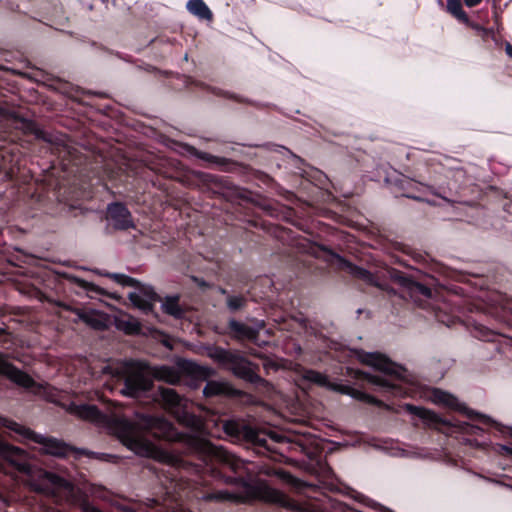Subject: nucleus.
<instances>
[{"instance_id":"nucleus-35","label":"nucleus","mask_w":512,"mask_h":512,"mask_svg":"<svg viewBox=\"0 0 512 512\" xmlns=\"http://www.w3.org/2000/svg\"><path fill=\"white\" fill-rule=\"evenodd\" d=\"M397 261L401 264H403L404 266L408 267V268H412L410 265H408L404 260H400L397 258Z\"/></svg>"},{"instance_id":"nucleus-12","label":"nucleus","mask_w":512,"mask_h":512,"mask_svg":"<svg viewBox=\"0 0 512 512\" xmlns=\"http://www.w3.org/2000/svg\"><path fill=\"white\" fill-rule=\"evenodd\" d=\"M447 12L461 23H469V16L463 10L461 0H447Z\"/></svg>"},{"instance_id":"nucleus-38","label":"nucleus","mask_w":512,"mask_h":512,"mask_svg":"<svg viewBox=\"0 0 512 512\" xmlns=\"http://www.w3.org/2000/svg\"><path fill=\"white\" fill-rule=\"evenodd\" d=\"M137 388H140V389H146V386H145V385H140V384H139Z\"/></svg>"},{"instance_id":"nucleus-34","label":"nucleus","mask_w":512,"mask_h":512,"mask_svg":"<svg viewBox=\"0 0 512 512\" xmlns=\"http://www.w3.org/2000/svg\"><path fill=\"white\" fill-rule=\"evenodd\" d=\"M505 52L512 59V45L509 42L505 45Z\"/></svg>"},{"instance_id":"nucleus-4","label":"nucleus","mask_w":512,"mask_h":512,"mask_svg":"<svg viewBox=\"0 0 512 512\" xmlns=\"http://www.w3.org/2000/svg\"><path fill=\"white\" fill-rule=\"evenodd\" d=\"M117 434L123 444L136 454L153 458L159 457L160 453L156 447L140 437L139 428L136 425L122 421L117 427Z\"/></svg>"},{"instance_id":"nucleus-37","label":"nucleus","mask_w":512,"mask_h":512,"mask_svg":"<svg viewBox=\"0 0 512 512\" xmlns=\"http://www.w3.org/2000/svg\"><path fill=\"white\" fill-rule=\"evenodd\" d=\"M505 449H506V451H507L510 455H512V448H507V447H505Z\"/></svg>"},{"instance_id":"nucleus-29","label":"nucleus","mask_w":512,"mask_h":512,"mask_svg":"<svg viewBox=\"0 0 512 512\" xmlns=\"http://www.w3.org/2000/svg\"><path fill=\"white\" fill-rule=\"evenodd\" d=\"M433 194L438 196V197H441L442 199L444 200H449L446 196V191L443 187H439V190L438 191H433Z\"/></svg>"},{"instance_id":"nucleus-22","label":"nucleus","mask_w":512,"mask_h":512,"mask_svg":"<svg viewBox=\"0 0 512 512\" xmlns=\"http://www.w3.org/2000/svg\"><path fill=\"white\" fill-rule=\"evenodd\" d=\"M467 416L471 420L476 421L478 423H481V424H483L485 426H491L494 423L493 420L490 417H488L486 415L474 413L472 411L468 412Z\"/></svg>"},{"instance_id":"nucleus-25","label":"nucleus","mask_w":512,"mask_h":512,"mask_svg":"<svg viewBox=\"0 0 512 512\" xmlns=\"http://www.w3.org/2000/svg\"><path fill=\"white\" fill-rule=\"evenodd\" d=\"M163 400L171 406L177 405L180 402L179 396L173 390H164Z\"/></svg>"},{"instance_id":"nucleus-24","label":"nucleus","mask_w":512,"mask_h":512,"mask_svg":"<svg viewBox=\"0 0 512 512\" xmlns=\"http://www.w3.org/2000/svg\"><path fill=\"white\" fill-rule=\"evenodd\" d=\"M305 378L311 382L325 385L326 384V377L318 372L315 371H307L305 373Z\"/></svg>"},{"instance_id":"nucleus-32","label":"nucleus","mask_w":512,"mask_h":512,"mask_svg":"<svg viewBox=\"0 0 512 512\" xmlns=\"http://www.w3.org/2000/svg\"><path fill=\"white\" fill-rule=\"evenodd\" d=\"M483 0H464V3L468 7L478 6Z\"/></svg>"},{"instance_id":"nucleus-33","label":"nucleus","mask_w":512,"mask_h":512,"mask_svg":"<svg viewBox=\"0 0 512 512\" xmlns=\"http://www.w3.org/2000/svg\"><path fill=\"white\" fill-rule=\"evenodd\" d=\"M493 34V31L491 29L485 28V32H479V35H481L482 38L486 39L490 37Z\"/></svg>"},{"instance_id":"nucleus-28","label":"nucleus","mask_w":512,"mask_h":512,"mask_svg":"<svg viewBox=\"0 0 512 512\" xmlns=\"http://www.w3.org/2000/svg\"><path fill=\"white\" fill-rule=\"evenodd\" d=\"M504 321L506 328L512 331V311L505 314Z\"/></svg>"},{"instance_id":"nucleus-39","label":"nucleus","mask_w":512,"mask_h":512,"mask_svg":"<svg viewBox=\"0 0 512 512\" xmlns=\"http://www.w3.org/2000/svg\"><path fill=\"white\" fill-rule=\"evenodd\" d=\"M357 313H358V314H361V313H362V310H361V309H358V310H357Z\"/></svg>"},{"instance_id":"nucleus-1","label":"nucleus","mask_w":512,"mask_h":512,"mask_svg":"<svg viewBox=\"0 0 512 512\" xmlns=\"http://www.w3.org/2000/svg\"><path fill=\"white\" fill-rule=\"evenodd\" d=\"M413 273H406L395 268H386L383 272L373 271L358 266L354 263V287L356 280H362L370 286L380 290L394 293L393 288L382 280V277L390 278L402 289L403 298L408 296L419 307L426 308V305H432V308L439 311H448L453 314L462 308V298L457 295L447 293L434 288L435 279L426 274H422L418 269H412Z\"/></svg>"},{"instance_id":"nucleus-21","label":"nucleus","mask_w":512,"mask_h":512,"mask_svg":"<svg viewBox=\"0 0 512 512\" xmlns=\"http://www.w3.org/2000/svg\"><path fill=\"white\" fill-rule=\"evenodd\" d=\"M162 307L170 315L178 316L180 314V307L176 299H166Z\"/></svg>"},{"instance_id":"nucleus-2","label":"nucleus","mask_w":512,"mask_h":512,"mask_svg":"<svg viewBox=\"0 0 512 512\" xmlns=\"http://www.w3.org/2000/svg\"><path fill=\"white\" fill-rule=\"evenodd\" d=\"M353 354L354 360H358L381 373L380 375L364 373L354 368V380L363 378L374 387L375 391L385 395L398 397L406 394L402 386L407 372L404 367L379 352H365L362 349L354 348Z\"/></svg>"},{"instance_id":"nucleus-27","label":"nucleus","mask_w":512,"mask_h":512,"mask_svg":"<svg viewBox=\"0 0 512 512\" xmlns=\"http://www.w3.org/2000/svg\"><path fill=\"white\" fill-rule=\"evenodd\" d=\"M81 285L86 288L87 290H94L98 293H104L103 289L99 288V287H96L95 285L91 284V283H87L85 281H82L81 282Z\"/></svg>"},{"instance_id":"nucleus-8","label":"nucleus","mask_w":512,"mask_h":512,"mask_svg":"<svg viewBox=\"0 0 512 512\" xmlns=\"http://www.w3.org/2000/svg\"><path fill=\"white\" fill-rule=\"evenodd\" d=\"M259 497L266 502L276 503L283 507H288L291 509H298L296 505H294L291 502V500L286 497L285 494H283L281 491L277 489L268 486H263L260 489Z\"/></svg>"},{"instance_id":"nucleus-6","label":"nucleus","mask_w":512,"mask_h":512,"mask_svg":"<svg viewBox=\"0 0 512 512\" xmlns=\"http://www.w3.org/2000/svg\"><path fill=\"white\" fill-rule=\"evenodd\" d=\"M354 231H358L363 234V237L368 240H357V236L354 234V259L358 257L357 252L358 249L356 247L357 244L368 245L370 247H377V245L386 244L385 240H387L384 235L380 233V229L374 225L369 219L365 218L361 213L357 212L354 209Z\"/></svg>"},{"instance_id":"nucleus-15","label":"nucleus","mask_w":512,"mask_h":512,"mask_svg":"<svg viewBox=\"0 0 512 512\" xmlns=\"http://www.w3.org/2000/svg\"><path fill=\"white\" fill-rule=\"evenodd\" d=\"M43 444V450L52 455H61L64 453V447L61 443L54 439H41L39 441Z\"/></svg>"},{"instance_id":"nucleus-31","label":"nucleus","mask_w":512,"mask_h":512,"mask_svg":"<svg viewBox=\"0 0 512 512\" xmlns=\"http://www.w3.org/2000/svg\"><path fill=\"white\" fill-rule=\"evenodd\" d=\"M228 304L231 308L236 309V308L240 307L241 300L240 299H230Z\"/></svg>"},{"instance_id":"nucleus-17","label":"nucleus","mask_w":512,"mask_h":512,"mask_svg":"<svg viewBox=\"0 0 512 512\" xmlns=\"http://www.w3.org/2000/svg\"><path fill=\"white\" fill-rule=\"evenodd\" d=\"M388 245L392 246L395 251H400L405 254H412V258L416 263H421L425 260V257L420 254L412 251V249L402 243L399 242H388Z\"/></svg>"},{"instance_id":"nucleus-30","label":"nucleus","mask_w":512,"mask_h":512,"mask_svg":"<svg viewBox=\"0 0 512 512\" xmlns=\"http://www.w3.org/2000/svg\"><path fill=\"white\" fill-rule=\"evenodd\" d=\"M135 389L134 387L131 386V381L128 380V383H127V388L123 391L124 394H127V395H134L135 393Z\"/></svg>"},{"instance_id":"nucleus-10","label":"nucleus","mask_w":512,"mask_h":512,"mask_svg":"<svg viewBox=\"0 0 512 512\" xmlns=\"http://www.w3.org/2000/svg\"><path fill=\"white\" fill-rule=\"evenodd\" d=\"M474 337L487 342H494L497 336L509 337L504 331H494L484 325L477 324L473 331Z\"/></svg>"},{"instance_id":"nucleus-9","label":"nucleus","mask_w":512,"mask_h":512,"mask_svg":"<svg viewBox=\"0 0 512 512\" xmlns=\"http://www.w3.org/2000/svg\"><path fill=\"white\" fill-rule=\"evenodd\" d=\"M0 373L7 375L11 380L22 386L29 387L32 384V379L28 375L11 366L1 354Z\"/></svg>"},{"instance_id":"nucleus-23","label":"nucleus","mask_w":512,"mask_h":512,"mask_svg":"<svg viewBox=\"0 0 512 512\" xmlns=\"http://www.w3.org/2000/svg\"><path fill=\"white\" fill-rule=\"evenodd\" d=\"M307 512H323V511L311 509V510H307ZM329 512H350V508L348 505H346L344 503H341L338 501H333L330 505Z\"/></svg>"},{"instance_id":"nucleus-5","label":"nucleus","mask_w":512,"mask_h":512,"mask_svg":"<svg viewBox=\"0 0 512 512\" xmlns=\"http://www.w3.org/2000/svg\"><path fill=\"white\" fill-rule=\"evenodd\" d=\"M107 276L120 285L136 287L135 291L129 294V299L135 307L143 311H149L152 308L156 301V294L150 287L138 285L134 279L124 274H107Z\"/></svg>"},{"instance_id":"nucleus-13","label":"nucleus","mask_w":512,"mask_h":512,"mask_svg":"<svg viewBox=\"0 0 512 512\" xmlns=\"http://www.w3.org/2000/svg\"><path fill=\"white\" fill-rule=\"evenodd\" d=\"M79 318L84 321L85 323L95 327L99 328L105 324V318L103 315L98 314L94 311H88V312H78Z\"/></svg>"},{"instance_id":"nucleus-20","label":"nucleus","mask_w":512,"mask_h":512,"mask_svg":"<svg viewBox=\"0 0 512 512\" xmlns=\"http://www.w3.org/2000/svg\"><path fill=\"white\" fill-rule=\"evenodd\" d=\"M118 325L127 333H135L140 329L139 323L133 318H128L127 320H120Z\"/></svg>"},{"instance_id":"nucleus-19","label":"nucleus","mask_w":512,"mask_h":512,"mask_svg":"<svg viewBox=\"0 0 512 512\" xmlns=\"http://www.w3.org/2000/svg\"><path fill=\"white\" fill-rule=\"evenodd\" d=\"M77 415H79L81 418L95 421L99 418V413L97 409L93 406L89 405H83L76 408Z\"/></svg>"},{"instance_id":"nucleus-11","label":"nucleus","mask_w":512,"mask_h":512,"mask_svg":"<svg viewBox=\"0 0 512 512\" xmlns=\"http://www.w3.org/2000/svg\"><path fill=\"white\" fill-rule=\"evenodd\" d=\"M187 9L193 15L206 20H211L212 13L202 0H190L187 3Z\"/></svg>"},{"instance_id":"nucleus-36","label":"nucleus","mask_w":512,"mask_h":512,"mask_svg":"<svg viewBox=\"0 0 512 512\" xmlns=\"http://www.w3.org/2000/svg\"><path fill=\"white\" fill-rule=\"evenodd\" d=\"M161 425L164 427V428H168L169 427V424L166 423V422H161Z\"/></svg>"},{"instance_id":"nucleus-26","label":"nucleus","mask_w":512,"mask_h":512,"mask_svg":"<svg viewBox=\"0 0 512 512\" xmlns=\"http://www.w3.org/2000/svg\"><path fill=\"white\" fill-rule=\"evenodd\" d=\"M464 24L467 25L468 27L472 28L473 30L477 31L478 33L485 32V27H483L479 23L471 21L470 19H469V23H464Z\"/></svg>"},{"instance_id":"nucleus-3","label":"nucleus","mask_w":512,"mask_h":512,"mask_svg":"<svg viewBox=\"0 0 512 512\" xmlns=\"http://www.w3.org/2000/svg\"><path fill=\"white\" fill-rule=\"evenodd\" d=\"M405 410L409 414L421 419L423 423L430 428L439 430L445 429L450 433H461L475 436L480 435L484 431V429L477 424H472L460 420L452 421L446 418H442L435 412L421 406L406 404Z\"/></svg>"},{"instance_id":"nucleus-18","label":"nucleus","mask_w":512,"mask_h":512,"mask_svg":"<svg viewBox=\"0 0 512 512\" xmlns=\"http://www.w3.org/2000/svg\"><path fill=\"white\" fill-rule=\"evenodd\" d=\"M354 400L364 401L368 404L375 405L377 407H383L384 402L375 396L362 392L359 389L354 388Z\"/></svg>"},{"instance_id":"nucleus-14","label":"nucleus","mask_w":512,"mask_h":512,"mask_svg":"<svg viewBox=\"0 0 512 512\" xmlns=\"http://www.w3.org/2000/svg\"><path fill=\"white\" fill-rule=\"evenodd\" d=\"M433 397L436 403L443 404L447 407L453 408L457 405V399L454 396L440 389L433 391Z\"/></svg>"},{"instance_id":"nucleus-7","label":"nucleus","mask_w":512,"mask_h":512,"mask_svg":"<svg viewBox=\"0 0 512 512\" xmlns=\"http://www.w3.org/2000/svg\"><path fill=\"white\" fill-rule=\"evenodd\" d=\"M107 218L116 228L125 229L131 226L130 214L121 204L109 206Z\"/></svg>"},{"instance_id":"nucleus-16","label":"nucleus","mask_w":512,"mask_h":512,"mask_svg":"<svg viewBox=\"0 0 512 512\" xmlns=\"http://www.w3.org/2000/svg\"><path fill=\"white\" fill-rule=\"evenodd\" d=\"M353 498H354V502L363 503L364 505L369 506L370 508H372L373 510H375L377 512H393L392 510L375 503L374 501L365 497L364 495L357 492L356 490H354Z\"/></svg>"}]
</instances>
